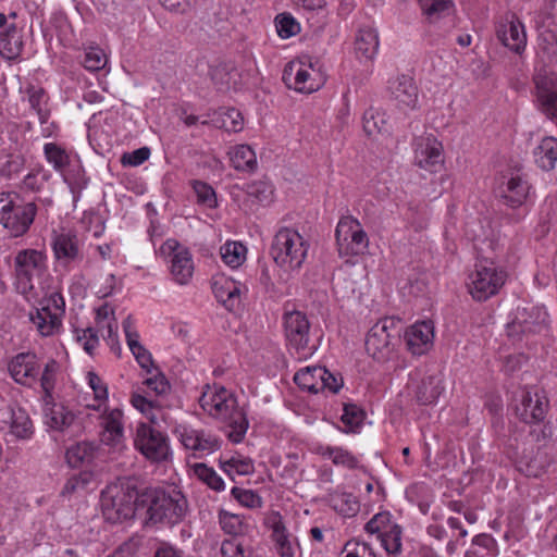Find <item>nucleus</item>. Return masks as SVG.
I'll use <instances>...</instances> for the list:
<instances>
[{
	"mask_svg": "<svg viewBox=\"0 0 557 557\" xmlns=\"http://www.w3.org/2000/svg\"><path fill=\"white\" fill-rule=\"evenodd\" d=\"M422 13L430 22L448 15L454 9L453 0H418Z\"/></svg>",
	"mask_w": 557,
	"mask_h": 557,
	"instance_id": "58836bf2",
	"label": "nucleus"
},
{
	"mask_svg": "<svg viewBox=\"0 0 557 557\" xmlns=\"http://www.w3.org/2000/svg\"><path fill=\"white\" fill-rule=\"evenodd\" d=\"M232 495L236 498L243 506L248 508H258L262 505L261 497L251 490H244L240 487H233Z\"/></svg>",
	"mask_w": 557,
	"mask_h": 557,
	"instance_id": "4d7b16f0",
	"label": "nucleus"
},
{
	"mask_svg": "<svg viewBox=\"0 0 557 557\" xmlns=\"http://www.w3.org/2000/svg\"><path fill=\"white\" fill-rule=\"evenodd\" d=\"M267 524L272 530V537L275 542L278 554L282 557H293L294 547L280 512H272L269 515L267 518Z\"/></svg>",
	"mask_w": 557,
	"mask_h": 557,
	"instance_id": "a878e982",
	"label": "nucleus"
},
{
	"mask_svg": "<svg viewBox=\"0 0 557 557\" xmlns=\"http://www.w3.org/2000/svg\"><path fill=\"white\" fill-rule=\"evenodd\" d=\"M51 245L55 259L64 267L83 259L79 239L75 234H54Z\"/></svg>",
	"mask_w": 557,
	"mask_h": 557,
	"instance_id": "aec40b11",
	"label": "nucleus"
},
{
	"mask_svg": "<svg viewBox=\"0 0 557 557\" xmlns=\"http://www.w3.org/2000/svg\"><path fill=\"white\" fill-rule=\"evenodd\" d=\"M23 49L22 37L15 25H11L4 33L0 34V51L9 59L20 55Z\"/></svg>",
	"mask_w": 557,
	"mask_h": 557,
	"instance_id": "4c0bfd02",
	"label": "nucleus"
},
{
	"mask_svg": "<svg viewBox=\"0 0 557 557\" xmlns=\"http://www.w3.org/2000/svg\"><path fill=\"white\" fill-rule=\"evenodd\" d=\"M219 521L222 530L231 534L232 537L243 536L245 527L240 516L222 510L219 515Z\"/></svg>",
	"mask_w": 557,
	"mask_h": 557,
	"instance_id": "8fccbe9b",
	"label": "nucleus"
},
{
	"mask_svg": "<svg viewBox=\"0 0 557 557\" xmlns=\"http://www.w3.org/2000/svg\"><path fill=\"white\" fill-rule=\"evenodd\" d=\"M37 213L35 202H18L2 224L14 237L22 236L29 230Z\"/></svg>",
	"mask_w": 557,
	"mask_h": 557,
	"instance_id": "6ab92c4d",
	"label": "nucleus"
},
{
	"mask_svg": "<svg viewBox=\"0 0 557 557\" xmlns=\"http://www.w3.org/2000/svg\"><path fill=\"white\" fill-rule=\"evenodd\" d=\"M199 405L208 414L222 419L230 426L228 438L240 443L248 430L247 413L238 407L237 399L223 386L209 387L199 397Z\"/></svg>",
	"mask_w": 557,
	"mask_h": 557,
	"instance_id": "f03ea898",
	"label": "nucleus"
},
{
	"mask_svg": "<svg viewBox=\"0 0 557 557\" xmlns=\"http://www.w3.org/2000/svg\"><path fill=\"white\" fill-rule=\"evenodd\" d=\"M95 483V474L91 471H79L72 474L65 482L61 495L71 496L87 491Z\"/></svg>",
	"mask_w": 557,
	"mask_h": 557,
	"instance_id": "e433bc0d",
	"label": "nucleus"
},
{
	"mask_svg": "<svg viewBox=\"0 0 557 557\" xmlns=\"http://www.w3.org/2000/svg\"><path fill=\"white\" fill-rule=\"evenodd\" d=\"M141 482L135 476L119 478L101 493V509L104 519L120 523L135 517L143 510Z\"/></svg>",
	"mask_w": 557,
	"mask_h": 557,
	"instance_id": "f257e3e1",
	"label": "nucleus"
},
{
	"mask_svg": "<svg viewBox=\"0 0 557 557\" xmlns=\"http://www.w3.org/2000/svg\"><path fill=\"white\" fill-rule=\"evenodd\" d=\"M18 195L16 193H0V224L4 223V220L12 212L14 207L18 203Z\"/></svg>",
	"mask_w": 557,
	"mask_h": 557,
	"instance_id": "338daca9",
	"label": "nucleus"
},
{
	"mask_svg": "<svg viewBox=\"0 0 557 557\" xmlns=\"http://www.w3.org/2000/svg\"><path fill=\"white\" fill-rule=\"evenodd\" d=\"M335 236L341 256H359L368 249V235L359 221L352 216H344L339 220Z\"/></svg>",
	"mask_w": 557,
	"mask_h": 557,
	"instance_id": "9d476101",
	"label": "nucleus"
},
{
	"mask_svg": "<svg viewBox=\"0 0 557 557\" xmlns=\"http://www.w3.org/2000/svg\"><path fill=\"white\" fill-rule=\"evenodd\" d=\"M363 131L369 136L387 134L389 124L385 111L379 108H369L364 111L362 117Z\"/></svg>",
	"mask_w": 557,
	"mask_h": 557,
	"instance_id": "473e14b6",
	"label": "nucleus"
},
{
	"mask_svg": "<svg viewBox=\"0 0 557 557\" xmlns=\"http://www.w3.org/2000/svg\"><path fill=\"white\" fill-rule=\"evenodd\" d=\"M549 400L543 391L521 389L515 396L516 417L530 425L543 423L547 414Z\"/></svg>",
	"mask_w": 557,
	"mask_h": 557,
	"instance_id": "9b49d317",
	"label": "nucleus"
},
{
	"mask_svg": "<svg viewBox=\"0 0 557 557\" xmlns=\"http://www.w3.org/2000/svg\"><path fill=\"white\" fill-rule=\"evenodd\" d=\"M44 416L49 428L63 431L73 423L74 414L63 404L55 403L53 397L44 399Z\"/></svg>",
	"mask_w": 557,
	"mask_h": 557,
	"instance_id": "393cba45",
	"label": "nucleus"
},
{
	"mask_svg": "<svg viewBox=\"0 0 557 557\" xmlns=\"http://www.w3.org/2000/svg\"><path fill=\"white\" fill-rule=\"evenodd\" d=\"M530 436L539 448L557 453V436L554 434V426L550 422L531 425Z\"/></svg>",
	"mask_w": 557,
	"mask_h": 557,
	"instance_id": "f704fd0d",
	"label": "nucleus"
},
{
	"mask_svg": "<svg viewBox=\"0 0 557 557\" xmlns=\"http://www.w3.org/2000/svg\"><path fill=\"white\" fill-rule=\"evenodd\" d=\"M304 66L302 62L288 63L283 72V81L288 88L310 94L319 89L320 83H315L309 70Z\"/></svg>",
	"mask_w": 557,
	"mask_h": 557,
	"instance_id": "412c9836",
	"label": "nucleus"
},
{
	"mask_svg": "<svg viewBox=\"0 0 557 557\" xmlns=\"http://www.w3.org/2000/svg\"><path fill=\"white\" fill-rule=\"evenodd\" d=\"M45 255L36 249H23L16 253L15 286L20 294L27 295L34 288L33 277L45 269Z\"/></svg>",
	"mask_w": 557,
	"mask_h": 557,
	"instance_id": "f8f14e48",
	"label": "nucleus"
},
{
	"mask_svg": "<svg viewBox=\"0 0 557 557\" xmlns=\"http://www.w3.org/2000/svg\"><path fill=\"white\" fill-rule=\"evenodd\" d=\"M182 444L200 455L211 454L220 448V441L216 436L203 430L183 428L180 432Z\"/></svg>",
	"mask_w": 557,
	"mask_h": 557,
	"instance_id": "4be33fe9",
	"label": "nucleus"
},
{
	"mask_svg": "<svg viewBox=\"0 0 557 557\" xmlns=\"http://www.w3.org/2000/svg\"><path fill=\"white\" fill-rule=\"evenodd\" d=\"M434 327L430 321L417 322L406 329L404 343L413 356L428 352L433 346Z\"/></svg>",
	"mask_w": 557,
	"mask_h": 557,
	"instance_id": "a211bd4d",
	"label": "nucleus"
},
{
	"mask_svg": "<svg viewBox=\"0 0 557 557\" xmlns=\"http://www.w3.org/2000/svg\"><path fill=\"white\" fill-rule=\"evenodd\" d=\"M230 160L237 171L252 172L257 169V157L248 145H237L230 152Z\"/></svg>",
	"mask_w": 557,
	"mask_h": 557,
	"instance_id": "72a5a7b5",
	"label": "nucleus"
},
{
	"mask_svg": "<svg viewBox=\"0 0 557 557\" xmlns=\"http://www.w3.org/2000/svg\"><path fill=\"white\" fill-rule=\"evenodd\" d=\"M221 256L227 265L238 268L246 259V247L237 242H227L221 247Z\"/></svg>",
	"mask_w": 557,
	"mask_h": 557,
	"instance_id": "a19ab883",
	"label": "nucleus"
},
{
	"mask_svg": "<svg viewBox=\"0 0 557 557\" xmlns=\"http://www.w3.org/2000/svg\"><path fill=\"white\" fill-rule=\"evenodd\" d=\"M341 557H375V554L367 542L354 539L345 544Z\"/></svg>",
	"mask_w": 557,
	"mask_h": 557,
	"instance_id": "603ef678",
	"label": "nucleus"
},
{
	"mask_svg": "<svg viewBox=\"0 0 557 557\" xmlns=\"http://www.w3.org/2000/svg\"><path fill=\"white\" fill-rule=\"evenodd\" d=\"M400 321L384 318L376 322L368 332L366 350L375 360L382 362L389 359L400 343Z\"/></svg>",
	"mask_w": 557,
	"mask_h": 557,
	"instance_id": "423d86ee",
	"label": "nucleus"
},
{
	"mask_svg": "<svg viewBox=\"0 0 557 557\" xmlns=\"http://www.w3.org/2000/svg\"><path fill=\"white\" fill-rule=\"evenodd\" d=\"M443 146L433 135L414 140V163L430 172H436L443 164Z\"/></svg>",
	"mask_w": 557,
	"mask_h": 557,
	"instance_id": "f3484780",
	"label": "nucleus"
},
{
	"mask_svg": "<svg viewBox=\"0 0 557 557\" xmlns=\"http://www.w3.org/2000/svg\"><path fill=\"white\" fill-rule=\"evenodd\" d=\"M106 55L101 49L90 48L85 52L83 65L86 70L96 72L101 70L106 65Z\"/></svg>",
	"mask_w": 557,
	"mask_h": 557,
	"instance_id": "052dcab7",
	"label": "nucleus"
},
{
	"mask_svg": "<svg viewBox=\"0 0 557 557\" xmlns=\"http://www.w3.org/2000/svg\"><path fill=\"white\" fill-rule=\"evenodd\" d=\"M140 503L151 523L177 524L183 521L188 510L186 497L175 487L144 488Z\"/></svg>",
	"mask_w": 557,
	"mask_h": 557,
	"instance_id": "7ed1b4c3",
	"label": "nucleus"
},
{
	"mask_svg": "<svg viewBox=\"0 0 557 557\" xmlns=\"http://www.w3.org/2000/svg\"><path fill=\"white\" fill-rule=\"evenodd\" d=\"M366 419V412L356 404H345L342 414V422L347 428V431L356 432L361 426Z\"/></svg>",
	"mask_w": 557,
	"mask_h": 557,
	"instance_id": "a18cd8bd",
	"label": "nucleus"
},
{
	"mask_svg": "<svg viewBox=\"0 0 557 557\" xmlns=\"http://www.w3.org/2000/svg\"><path fill=\"white\" fill-rule=\"evenodd\" d=\"M221 554L223 557H251V552L247 548L244 536H233L223 541Z\"/></svg>",
	"mask_w": 557,
	"mask_h": 557,
	"instance_id": "c03bdc74",
	"label": "nucleus"
},
{
	"mask_svg": "<svg viewBox=\"0 0 557 557\" xmlns=\"http://www.w3.org/2000/svg\"><path fill=\"white\" fill-rule=\"evenodd\" d=\"M325 374L326 369L324 367H307L295 373L294 381L301 389L318 394L322 392V377Z\"/></svg>",
	"mask_w": 557,
	"mask_h": 557,
	"instance_id": "c85d7f7f",
	"label": "nucleus"
},
{
	"mask_svg": "<svg viewBox=\"0 0 557 557\" xmlns=\"http://www.w3.org/2000/svg\"><path fill=\"white\" fill-rule=\"evenodd\" d=\"M401 534L403 530L400 525L395 524L391 530L383 533L377 537L380 540L382 547L389 556H397L401 552Z\"/></svg>",
	"mask_w": 557,
	"mask_h": 557,
	"instance_id": "37998d69",
	"label": "nucleus"
},
{
	"mask_svg": "<svg viewBox=\"0 0 557 557\" xmlns=\"http://www.w3.org/2000/svg\"><path fill=\"white\" fill-rule=\"evenodd\" d=\"M216 122L220 127H223L227 132L236 133L243 128L242 113L234 108L226 109Z\"/></svg>",
	"mask_w": 557,
	"mask_h": 557,
	"instance_id": "5fc2aeb1",
	"label": "nucleus"
},
{
	"mask_svg": "<svg viewBox=\"0 0 557 557\" xmlns=\"http://www.w3.org/2000/svg\"><path fill=\"white\" fill-rule=\"evenodd\" d=\"M507 278V272L488 258H479L474 272L469 276V293L473 299L485 301L496 295Z\"/></svg>",
	"mask_w": 557,
	"mask_h": 557,
	"instance_id": "39448f33",
	"label": "nucleus"
},
{
	"mask_svg": "<svg viewBox=\"0 0 557 557\" xmlns=\"http://www.w3.org/2000/svg\"><path fill=\"white\" fill-rule=\"evenodd\" d=\"M25 160L20 154H9L7 160L0 166V174L11 178L22 171Z\"/></svg>",
	"mask_w": 557,
	"mask_h": 557,
	"instance_id": "680f3d73",
	"label": "nucleus"
},
{
	"mask_svg": "<svg viewBox=\"0 0 557 557\" xmlns=\"http://www.w3.org/2000/svg\"><path fill=\"white\" fill-rule=\"evenodd\" d=\"M161 253L171 257V274L176 283L184 285L189 282L194 272L191 255L182 248L177 240L168 239L161 246Z\"/></svg>",
	"mask_w": 557,
	"mask_h": 557,
	"instance_id": "ddd939ff",
	"label": "nucleus"
},
{
	"mask_svg": "<svg viewBox=\"0 0 557 557\" xmlns=\"http://www.w3.org/2000/svg\"><path fill=\"white\" fill-rule=\"evenodd\" d=\"M1 428L8 426L10 433L20 440H28L34 433V425L27 411L11 404H3L0 407Z\"/></svg>",
	"mask_w": 557,
	"mask_h": 557,
	"instance_id": "dca6fc26",
	"label": "nucleus"
},
{
	"mask_svg": "<svg viewBox=\"0 0 557 557\" xmlns=\"http://www.w3.org/2000/svg\"><path fill=\"white\" fill-rule=\"evenodd\" d=\"M154 370L158 369L156 368ZM144 383L147 385L148 389L153 392L156 395H164L170 389V384L166 377L159 371H157L156 375L148 377Z\"/></svg>",
	"mask_w": 557,
	"mask_h": 557,
	"instance_id": "774afa93",
	"label": "nucleus"
},
{
	"mask_svg": "<svg viewBox=\"0 0 557 557\" xmlns=\"http://www.w3.org/2000/svg\"><path fill=\"white\" fill-rule=\"evenodd\" d=\"M548 326V314L543 307L535 305L518 306L506 324L507 334L513 339L524 335L540 334Z\"/></svg>",
	"mask_w": 557,
	"mask_h": 557,
	"instance_id": "0eeeda50",
	"label": "nucleus"
},
{
	"mask_svg": "<svg viewBox=\"0 0 557 557\" xmlns=\"http://www.w3.org/2000/svg\"><path fill=\"white\" fill-rule=\"evenodd\" d=\"M529 185L519 176H515L508 180L505 188L503 189L502 197L506 205L511 208L521 207L528 196Z\"/></svg>",
	"mask_w": 557,
	"mask_h": 557,
	"instance_id": "2f4dec72",
	"label": "nucleus"
},
{
	"mask_svg": "<svg viewBox=\"0 0 557 557\" xmlns=\"http://www.w3.org/2000/svg\"><path fill=\"white\" fill-rule=\"evenodd\" d=\"M96 445L89 442H82L71 446L65 454L66 461L72 468L90 462L96 453Z\"/></svg>",
	"mask_w": 557,
	"mask_h": 557,
	"instance_id": "c9c22d12",
	"label": "nucleus"
},
{
	"mask_svg": "<svg viewBox=\"0 0 557 557\" xmlns=\"http://www.w3.org/2000/svg\"><path fill=\"white\" fill-rule=\"evenodd\" d=\"M234 74V71L230 70L225 64L214 66L210 72L211 79L220 91L230 89Z\"/></svg>",
	"mask_w": 557,
	"mask_h": 557,
	"instance_id": "864d4df0",
	"label": "nucleus"
},
{
	"mask_svg": "<svg viewBox=\"0 0 557 557\" xmlns=\"http://www.w3.org/2000/svg\"><path fill=\"white\" fill-rule=\"evenodd\" d=\"M59 370V363L54 359H50L44 367L40 376H38V381L40 382V386L44 391L42 399H48L53 397L52 392L55 386L57 372Z\"/></svg>",
	"mask_w": 557,
	"mask_h": 557,
	"instance_id": "79ce46f5",
	"label": "nucleus"
},
{
	"mask_svg": "<svg viewBox=\"0 0 557 557\" xmlns=\"http://www.w3.org/2000/svg\"><path fill=\"white\" fill-rule=\"evenodd\" d=\"M388 89L393 100L400 109H414L418 102V88L413 79L401 75L388 83Z\"/></svg>",
	"mask_w": 557,
	"mask_h": 557,
	"instance_id": "5701e85b",
	"label": "nucleus"
},
{
	"mask_svg": "<svg viewBox=\"0 0 557 557\" xmlns=\"http://www.w3.org/2000/svg\"><path fill=\"white\" fill-rule=\"evenodd\" d=\"M534 161L544 171H552L557 162V138L544 137L533 151Z\"/></svg>",
	"mask_w": 557,
	"mask_h": 557,
	"instance_id": "c756f323",
	"label": "nucleus"
},
{
	"mask_svg": "<svg viewBox=\"0 0 557 557\" xmlns=\"http://www.w3.org/2000/svg\"><path fill=\"white\" fill-rule=\"evenodd\" d=\"M122 417L123 413L120 409H112L106 412L101 418L102 431H111L115 434L123 432Z\"/></svg>",
	"mask_w": 557,
	"mask_h": 557,
	"instance_id": "bf43d9fd",
	"label": "nucleus"
},
{
	"mask_svg": "<svg viewBox=\"0 0 557 557\" xmlns=\"http://www.w3.org/2000/svg\"><path fill=\"white\" fill-rule=\"evenodd\" d=\"M27 95L30 108L36 111L40 123H46L48 114L45 108L42 107V101L46 96L45 90L42 88L30 87L27 89Z\"/></svg>",
	"mask_w": 557,
	"mask_h": 557,
	"instance_id": "6e6d98bb",
	"label": "nucleus"
},
{
	"mask_svg": "<svg viewBox=\"0 0 557 557\" xmlns=\"http://www.w3.org/2000/svg\"><path fill=\"white\" fill-rule=\"evenodd\" d=\"M275 27L281 38L287 39L300 32V25L296 18L287 12L277 14L275 17Z\"/></svg>",
	"mask_w": 557,
	"mask_h": 557,
	"instance_id": "49530a36",
	"label": "nucleus"
},
{
	"mask_svg": "<svg viewBox=\"0 0 557 557\" xmlns=\"http://www.w3.org/2000/svg\"><path fill=\"white\" fill-rule=\"evenodd\" d=\"M40 370L37 355L32 351L20 352L8 362L10 376L15 383L26 387H32L38 381Z\"/></svg>",
	"mask_w": 557,
	"mask_h": 557,
	"instance_id": "4468645a",
	"label": "nucleus"
},
{
	"mask_svg": "<svg viewBox=\"0 0 557 557\" xmlns=\"http://www.w3.org/2000/svg\"><path fill=\"white\" fill-rule=\"evenodd\" d=\"M284 327L287 342L297 355L298 359H306L315 350L310 344V323L307 315L301 311H290L284 314Z\"/></svg>",
	"mask_w": 557,
	"mask_h": 557,
	"instance_id": "1a4fd4ad",
	"label": "nucleus"
},
{
	"mask_svg": "<svg viewBox=\"0 0 557 557\" xmlns=\"http://www.w3.org/2000/svg\"><path fill=\"white\" fill-rule=\"evenodd\" d=\"M327 455L332 459L333 463L347 467L348 469H354L358 465L357 458L343 448L329 447Z\"/></svg>",
	"mask_w": 557,
	"mask_h": 557,
	"instance_id": "13d9d810",
	"label": "nucleus"
},
{
	"mask_svg": "<svg viewBox=\"0 0 557 557\" xmlns=\"http://www.w3.org/2000/svg\"><path fill=\"white\" fill-rule=\"evenodd\" d=\"M496 37L508 49L521 53L527 45V35L521 21L513 13L506 14L496 24Z\"/></svg>",
	"mask_w": 557,
	"mask_h": 557,
	"instance_id": "2eb2a0df",
	"label": "nucleus"
},
{
	"mask_svg": "<svg viewBox=\"0 0 557 557\" xmlns=\"http://www.w3.org/2000/svg\"><path fill=\"white\" fill-rule=\"evenodd\" d=\"M131 351L140 368L146 370L147 373H151L156 369L151 354L141 344L136 345L133 343Z\"/></svg>",
	"mask_w": 557,
	"mask_h": 557,
	"instance_id": "69168bd1",
	"label": "nucleus"
},
{
	"mask_svg": "<svg viewBox=\"0 0 557 557\" xmlns=\"http://www.w3.org/2000/svg\"><path fill=\"white\" fill-rule=\"evenodd\" d=\"M194 471L197 478L205 482L210 488L216 492L224 490V481L212 468L205 463H197Z\"/></svg>",
	"mask_w": 557,
	"mask_h": 557,
	"instance_id": "09e8293b",
	"label": "nucleus"
},
{
	"mask_svg": "<svg viewBox=\"0 0 557 557\" xmlns=\"http://www.w3.org/2000/svg\"><path fill=\"white\" fill-rule=\"evenodd\" d=\"M308 248V242L296 230L283 227L273 238L270 255L284 271H295L305 262Z\"/></svg>",
	"mask_w": 557,
	"mask_h": 557,
	"instance_id": "20e7f679",
	"label": "nucleus"
},
{
	"mask_svg": "<svg viewBox=\"0 0 557 557\" xmlns=\"http://www.w3.org/2000/svg\"><path fill=\"white\" fill-rule=\"evenodd\" d=\"M76 341L83 344V347L86 352L89 355L92 354V350L99 344V338L97 335V331L92 327H87L85 330H75Z\"/></svg>",
	"mask_w": 557,
	"mask_h": 557,
	"instance_id": "0e129e2a",
	"label": "nucleus"
},
{
	"mask_svg": "<svg viewBox=\"0 0 557 557\" xmlns=\"http://www.w3.org/2000/svg\"><path fill=\"white\" fill-rule=\"evenodd\" d=\"M136 449L152 463L168 461L171 449L168 436L148 423H139L134 440Z\"/></svg>",
	"mask_w": 557,
	"mask_h": 557,
	"instance_id": "6e6552de",
	"label": "nucleus"
},
{
	"mask_svg": "<svg viewBox=\"0 0 557 557\" xmlns=\"http://www.w3.org/2000/svg\"><path fill=\"white\" fill-rule=\"evenodd\" d=\"M149 147H140L132 152H125L121 157V163L124 166H139L150 157Z\"/></svg>",
	"mask_w": 557,
	"mask_h": 557,
	"instance_id": "e2e57ef3",
	"label": "nucleus"
},
{
	"mask_svg": "<svg viewBox=\"0 0 557 557\" xmlns=\"http://www.w3.org/2000/svg\"><path fill=\"white\" fill-rule=\"evenodd\" d=\"M193 188L199 205L209 209H213L218 206L215 191L209 184L201 181H194Z\"/></svg>",
	"mask_w": 557,
	"mask_h": 557,
	"instance_id": "3c124183",
	"label": "nucleus"
},
{
	"mask_svg": "<svg viewBox=\"0 0 557 557\" xmlns=\"http://www.w3.org/2000/svg\"><path fill=\"white\" fill-rule=\"evenodd\" d=\"M377 32L370 27L360 28L355 40V52L357 58L371 61L377 53Z\"/></svg>",
	"mask_w": 557,
	"mask_h": 557,
	"instance_id": "bb28decb",
	"label": "nucleus"
},
{
	"mask_svg": "<svg viewBox=\"0 0 557 557\" xmlns=\"http://www.w3.org/2000/svg\"><path fill=\"white\" fill-rule=\"evenodd\" d=\"M44 153L47 161L58 172L64 171L70 164V157L66 150L55 143L45 144Z\"/></svg>",
	"mask_w": 557,
	"mask_h": 557,
	"instance_id": "ea45409f",
	"label": "nucleus"
},
{
	"mask_svg": "<svg viewBox=\"0 0 557 557\" xmlns=\"http://www.w3.org/2000/svg\"><path fill=\"white\" fill-rule=\"evenodd\" d=\"M29 320L41 336H51L61 326L59 313H52L50 307L35 309L34 312L29 313Z\"/></svg>",
	"mask_w": 557,
	"mask_h": 557,
	"instance_id": "cd10ccee",
	"label": "nucleus"
},
{
	"mask_svg": "<svg viewBox=\"0 0 557 557\" xmlns=\"http://www.w3.org/2000/svg\"><path fill=\"white\" fill-rule=\"evenodd\" d=\"M443 380L437 375L424 377L416 393L417 401L421 405L434 404L444 392Z\"/></svg>",
	"mask_w": 557,
	"mask_h": 557,
	"instance_id": "7c9ffc66",
	"label": "nucleus"
},
{
	"mask_svg": "<svg viewBox=\"0 0 557 557\" xmlns=\"http://www.w3.org/2000/svg\"><path fill=\"white\" fill-rule=\"evenodd\" d=\"M213 294L219 302H221L227 310L232 311L240 304V284L226 278H215L212 283Z\"/></svg>",
	"mask_w": 557,
	"mask_h": 557,
	"instance_id": "b1692460",
	"label": "nucleus"
},
{
	"mask_svg": "<svg viewBox=\"0 0 557 557\" xmlns=\"http://www.w3.org/2000/svg\"><path fill=\"white\" fill-rule=\"evenodd\" d=\"M396 523L392 522L391 513L387 511H382L374 515L364 525V530L367 533L371 535H376L379 537L383 533L387 532L395 527Z\"/></svg>",
	"mask_w": 557,
	"mask_h": 557,
	"instance_id": "de8ad7c7",
	"label": "nucleus"
}]
</instances>
